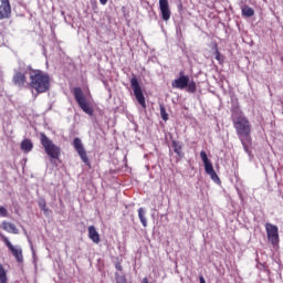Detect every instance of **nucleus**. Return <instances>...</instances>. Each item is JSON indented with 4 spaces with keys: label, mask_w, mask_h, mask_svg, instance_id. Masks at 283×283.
Masks as SVG:
<instances>
[{
    "label": "nucleus",
    "mask_w": 283,
    "mask_h": 283,
    "mask_svg": "<svg viewBox=\"0 0 283 283\" xmlns=\"http://www.w3.org/2000/svg\"><path fill=\"white\" fill-rule=\"evenodd\" d=\"M146 213L147 212L145 211V208H139L138 209V218H139L144 228H147V218L145 217Z\"/></svg>",
    "instance_id": "nucleus-18"
},
{
    "label": "nucleus",
    "mask_w": 283,
    "mask_h": 283,
    "mask_svg": "<svg viewBox=\"0 0 283 283\" xmlns=\"http://www.w3.org/2000/svg\"><path fill=\"white\" fill-rule=\"evenodd\" d=\"M10 17H12V4H10V0H0V21L10 19Z\"/></svg>",
    "instance_id": "nucleus-9"
},
{
    "label": "nucleus",
    "mask_w": 283,
    "mask_h": 283,
    "mask_svg": "<svg viewBox=\"0 0 283 283\" xmlns=\"http://www.w3.org/2000/svg\"><path fill=\"white\" fill-rule=\"evenodd\" d=\"M214 59L221 65L224 63V56L220 54V50L218 49V44L214 45Z\"/></svg>",
    "instance_id": "nucleus-19"
},
{
    "label": "nucleus",
    "mask_w": 283,
    "mask_h": 283,
    "mask_svg": "<svg viewBox=\"0 0 283 283\" xmlns=\"http://www.w3.org/2000/svg\"><path fill=\"white\" fill-rule=\"evenodd\" d=\"M0 283H8V272L3 264H0Z\"/></svg>",
    "instance_id": "nucleus-20"
},
{
    "label": "nucleus",
    "mask_w": 283,
    "mask_h": 283,
    "mask_svg": "<svg viewBox=\"0 0 283 283\" xmlns=\"http://www.w3.org/2000/svg\"><path fill=\"white\" fill-rule=\"evenodd\" d=\"M179 8H182V4H180Z\"/></svg>",
    "instance_id": "nucleus-33"
},
{
    "label": "nucleus",
    "mask_w": 283,
    "mask_h": 283,
    "mask_svg": "<svg viewBox=\"0 0 283 283\" xmlns=\"http://www.w3.org/2000/svg\"><path fill=\"white\" fill-rule=\"evenodd\" d=\"M40 143L51 160H59L61 158V147L56 146L52 139H49L45 133L40 134Z\"/></svg>",
    "instance_id": "nucleus-3"
},
{
    "label": "nucleus",
    "mask_w": 283,
    "mask_h": 283,
    "mask_svg": "<svg viewBox=\"0 0 283 283\" xmlns=\"http://www.w3.org/2000/svg\"><path fill=\"white\" fill-rule=\"evenodd\" d=\"M2 229L3 231H7V233H14L15 235L19 233V229H17V226L8 221L2 222Z\"/></svg>",
    "instance_id": "nucleus-15"
},
{
    "label": "nucleus",
    "mask_w": 283,
    "mask_h": 283,
    "mask_svg": "<svg viewBox=\"0 0 283 283\" xmlns=\"http://www.w3.org/2000/svg\"><path fill=\"white\" fill-rule=\"evenodd\" d=\"M130 86L134 92V96L139 103V105L143 107V109H147V103L145 102V95L143 94V88H140V83H138V78L136 76H133L130 80Z\"/></svg>",
    "instance_id": "nucleus-5"
},
{
    "label": "nucleus",
    "mask_w": 283,
    "mask_h": 283,
    "mask_svg": "<svg viewBox=\"0 0 283 283\" xmlns=\"http://www.w3.org/2000/svg\"><path fill=\"white\" fill-rule=\"evenodd\" d=\"M115 269H116L117 271H123V265H120V263H117V264L115 265Z\"/></svg>",
    "instance_id": "nucleus-28"
},
{
    "label": "nucleus",
    "mask_w": 283,
    "mask_h": 283,
    "mask_svg": "<svg viewBox=\"0 0 283 283\" xmlns=\"http://www.w3.org/2000/svg\"><path fill=\"white\" fill-rule=\"evenodd\" d=\"M203 165L206 174H208V176H210L211 180H213V182H220V177H218V174L213 169V164H211V161H208L207 164Z\"/></svg>",
    "instance_id": "nucleus-13"
},
{
    "label": "nucleus",
    "mask_w": 283,
    "mask_h": 283,
    "mask_svg": "<svg viewBox=\"0 0 283 283\" xmlns=\"http://www.w3.org/2000/svg\"><path fill=\"white\" fill-rule=\"evenodd\" d=\"M0 240H2L6 244V247L9 249L13 258L17 260V262L21 263L23 262V250L21 248H17L12 245V242L6 237V234L0 233Z\"/></svg>",
    "instance_id": "nucleus-6"
},
{
    "label": "nucleus",
    "mask_w": 283,
    "mask_h": 283,
    "mask_svg": "<svg viewBox=\"0 0 283 283\" xmlns=\"http://www.w3.org/2000/svg\"><path fill=\"white\" fill-rule=\"evenodd\" d=\"M38 205L41 211H43V213H48V211H50V209L48 208V203L45 202V199L40 200Z\"/></svg>",
    "instance_id": "nucleus-24"
},
{
    "label": "nucleus",
    "mask_w": 283,
    "mask_h": 283,
    "mask_svg": "<svg viewBox=\"0 0 283 283\" xmlns=\"http://www.w3.org/2000/svg\"><path fill=\"white\" fill-rule=\"evenodd\" d=\"M171 147L177 156L182 157V145H180V142L172 140Z\"/></svg>",
    "instance_id": "nucleus-17"
},
{
    "label": "nucleus",
    "mask_w": 283,
    "mask_h": 283,
    "mask_svg": "<svg viewBox=\"0 0 283 283\" xmlns=\"http://www.w3.org/2000/svg\"><path fill=\"white\" fill-rule=\"evenodd\" d=\"M142 283H149V280H147V277H144Z\"/></svg>",
    "instance_id": "nucleus-31"
},
{
    "label": "nucleus",
    "mask_w": 283,
    "mask_h": 283,
    "mask_svg": "<svg viewBox=\"0 0 283 283\" xmlns=\"http://www.w3.org/2000/svg\"><path fill=\"white\" fill-rule=\"evenodd\" d=\"M159 10L163 21L171 19V9L169 8V0H159Z\"/></svg>",
    "instance_id": "nucleus-12"
},
{
    "label": "nucleus",
    "mask_w": 283,
    "mask_h": 283,
    "mask_svg": "<svg viewBox=\"0 0 283 283\" xmlns=\"http://www.w3.org/2000/svg\"><path fill=\"white\" fill-rule=\"evenodd\" d=\"M187 85H189V75H185L182 72H180V76L171 83L174 90H185Z\"/></svg>",
    "instance_id": "nucleus-11"
},
{
    "label": "nucleus",
    "mask_w": 283,
    "mask_h": 283,
    "mask_svg": "<svg viewBox=\"0 0 283 283\" xmlns=\"http://www.w3.org/2000/svg\"><path fill=\"white\" fill-rule=\"evenodd\" d=\"M199 282H200V283H207V281H205V276H202V275L199 276Z\"/></svg>",
    "instance_id": "nucleus-30"
},
{
    "label": "nucleus",
    "mask_w": 283,
    "mask_h": 283,
    "mask_svg": "<svg viewBox=\"0 0 283 283\" xmlns=\"http://www.w3.org/2000/svg\"><path fill=\"white\" fill-rule=\"evenodd\" d=\"M232 123L244 151L249 154V149H251V145H253V139L251 138V122H249V118H247L244 114L233 113Z\"/></svg>",
    "instance_id": "nucleus-1"
},
{
    "label": "nucleus",
    "mask_w": 283,
    "mask_h": 283,
    "mask_svg": "<svg viewBox=\"0 0 283 283\" xmlns=\"http://www.w3.org/2000/svg\"><path fill=\"white\" fill-rule=\"evenodd\" d=\"M159 109H160V116H161L163 120H165V122L169 120V114H167V109L165 108V106L160 105Z\"/></svg>",
    "instance_id": "nucleus-23"
},
{
    "label": "nucleus",
    "mask_w": 283,
    "mask_h": 283,
    "mask_svg": "<svg viewBox=\"0 0 283 283\" xmlns=\"http://www.w3.org/2000/svg\"><path fill=\"white\" fill-rule=\"evenodd\" d=\"M73 95L78 107L88 116H94V108L91 107L85 94H83V90L81 87H74Z\"/></svg>",
    "instance_id": "nucleus-4"
},
{
    "label": "nucleus",
    "mask_w": 283,
    "mask_h": 283,
    "mask_svg": "<svg viewBox=\"0 0 283 283\" xmlns=\"http://www.w3.org/2000/svg\"><path fill=\"white\" fill-rule=\"evenodd\" d=\"M186 87H187V92H190V94H195L197 90L196 82L188 80V85Z\"/></svg>",
    "instance_id": "nucleus-22"
},
{
    "label": "nucleus",
    "mask_w": 283,
    "mask_h": 283,
    "mask_svg": "<svg viewBox=\"0 0 283 283\" xmlns=\"http://www.w3.org/2000/svg\"><path fill=\"white\" fill-rule=\"evenodd\" d=\"M88 238L95 244H98L101 242V234H98V231H96V227L94 226L88 227Z\"/></svg>",
    "instance_id": "nucleus-14"
},
{
    "label": "nucleus",
    "mask_w": 283,
    "mask_h": 283,
    "mask_svg": "<svg viewBox=\"0 0 283 283\" xmlns=\"http://www.w3.org/2000/svg\"><path fill=\"white\" fill-rule=\"evenodd\" d=\"M200 158H201L203 165H206L207 163H210L209 157L207 156V151H205V150L200 151Z\"/></svg>",
    "instance_id": "nucleus-25"
},
{
    "label": "nucleus",
    "mask_w": 283,
    "mask_h": 283,
    "mask_svg": "<svg viewBox=\"0 0 283 283\" xmlns=\"http://www.w3.org/2000/svg\"><path fill=\"white\" fill-rule=\"evenodd\" d=\"M34 147V145L32 144V140L30 139H24L21 142V149L22 151H24L25 154H29V151Z\"/></svg>",
    "instance_id": "nucleus-16"
},
{
    "label": "nucleus",
    "mask_w": 283,
    "mask_h": 283,
    "mask_svg": "<svg viewBox=\"0 0 283 283\" xmlns=\"http://www.w3.org/2000/svg\"><path fill=\"white\" fill-rule=\"evenodd\" d=\"M265 231H266L268 240L269 242H271L273 247H276V244H280V231L277 226L268 222L265 223Z\"/></svg>",
    "instance_id": "nucleus-7"
},
{
    "label": "nucleus",
    "mask_w": 283,
    "mask_h": 283,
    "mask_svg": "<svg viewBox=\"0 0 283 283\" xmlns=\"http://www.w3.org/2000/svg\"><path fill=\"white\" fill-rule=\"evenodd\" d=\"M73 147L75 151H77L81 160L90 167V158L87 157V150H85V147L83 146V142L81 138L75 137L73 140Z\"/></svg>",
    "instance_id": "nucleus-8"
},
{
    "label": "nucleus",
    "mask_w": 283,
    "mask_h": 283,
    "mask_svg": "<svg viewBox=\"0 0 283 283\" xmlns=\"http://www.w3.org/2000/svg\"><path fill=\"white\" fill-rule=\"evenodd\" d=\"M0 216L2 218H8V209H6L4 207H0Z\"/></svg>",
    "instance_id": "nucleus-26"
},
{
    "label": "nucleus",
    "mask_w": 283,
    "mask_h": 283,
    "mask_svg": "<svg viewBox=\"0 0 283 283\" xmlns=\"http://www.w3.org/2000/svg\"><path fill=\"white\" fill-rule=\"evenodd\" d=\"M12 83L17 85V87L23 88L29 87L30 83H28V77L25 73L21 71H15L12 77Z\"/></svg>",
    "instance_id": "nucleus-10"
},
{
    "label": "nucleus",
    "mask_w": 283,
    "mask_h": 283,
    "mask_svg": "<svg viewBox=\"0 0 283 283\" xmlns=\"http://www.w3.org/2000/svg\"><path fill=\"white\" fill-rule=\"evenodd\" d=\"M116 283H127V279L125 277V275L117 276Z\"/></svg>",
    "instance_id": "nucleus-27"
},
{
    "label": "nucleus",
    "mask_w": 283,
    "mask_h": 283,
    "mask_svg": "<svg viewBox=\"0 0 283 283\" xmlns=\"http://www.w3.org/2000/svg\"><path fill=\"white\" fill-rule=\"evenodd\" d=\"M109 0H99V3L102 4V6H107V2H108Z\"/></svg>",
    "instance_id": "nucleus-29"
},
{
    "label": "nucleus",
    "mask_w": 283,
    "mask_h": 283,
    "mask_svg": "<svg viewBox=\"0 0 283 283\" xmlns=\"http://www.w3.org/2000/svg\"><path fill=\"white\" fill-rule=\"evenodd\" d=\"M29 90H35L38 94L50 91V75L41 70L29 69Z\"/></svg>",
    "instance_id": "nucleus-2"
},
{
    "label": "nucleus",
    "mask_w": 283,
    "mask_h": 283,
    "mask_svg": "<svg viewBox=\"0 0 283 283\" xmlns=\"http://www.w3.org/2000/svg\"><path fill=\"white\" fill-rule=\"evenodd\" d=\"M242 14H243L244 17H253V14H255V11H254L253 8H251V7H244V8L242 9Z\"/></svg>",
    "instance_id": "nucleus-21"
},
{
    "label": "nucleus",
    "mask_w": 283,
    "mask_h": 283,
    "mask_svg": "<svg viewBox=\"0 0 283 283\" xmlns=\"http://www.w3.org/2000/svg\"><path fill=\"white\" fill-rule=\"evenodd\" d=\"M261 266H262L263 269H265L264 264H261Z\"/></svg>",
    "instance_id": "nucleus-32"
}]
</instances>
